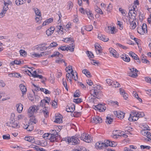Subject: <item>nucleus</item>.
I'll use <instances>...</instances> for the list:
<instances>
[{"instance_id": "1", "label": "nucleus", "mask_w": 151, "mask_h": 151, "mask_svg": "<svg viewBox=\"0 0 151 151\" xmlns=\"http://www.w3.org/2000/svg\"><path fill=\"white\" fill-rule=\"evenodd\" d=\"M67 141L69 144L72 145H76L80 143V140L79 139L75 137H68L66 139Z\"/></svg>"}, {"instance_id": "2", "label": "nucleus", "mask_w": 151, "mask_h": 151, "mask_svg": "<svg viewBox=\"0 0 151 151\" xmlns=\"http://www.w3.org/2000/svg\"><path fill=\"white\" fill-rule=\"evenodd\" d=\"M39 106H33L29 107L28 111V115L29 117L33 116L34 113H36L39 110Z\"/></svg>"}, {"instance_id": "3", "label": "nucleus", "mask_w": 151, "mask_h": 151, "mask_svg": "<svg viewBox=\"0 0 151 151\" xmlns=\"http://www.w3.org/2000/svg\"><path fill=\"white\" fill-rule=\"evenodd\" d=\"M102 122V118L98 116H94L91 119V122L93 123L97 124L98 123H101Z\"/></svg>"}, {"instance_id": "4", "label": "nucleus", "mask_w": 151, "mask_h": 151, "mask_svg": "<svg viewBox=\"0 0 151 151\" xmlns=\"http://www.w3.org/2000/svg\"><path fill=\"white\" fill-rule=\"evenodd\" d=\"M93 108L96 110L97 109L100 112H103L106 109V107L103 104H99L97 105L94 106Z\"/></svg>"}, {"instance_id": "5", "label": "nucleus", "mask_w": 151, "mask_h": 151, "mask_svg": "<svg viewBox=\"0 0 151 151\" xmlns=\"http://www.w3.org/2000/svg\"><path fill=\"white\" fill-rule=\"evenodd\" d=\"M95 147L99 149H102L108 147V145L107 144H106L105 143L100 142L96 144Z\"/></svg>"}, {"instance_id": "6", "label": "nucleus", "mask_w": 151, "mask_h": 151, "mask_svg": "<svg viewBox=\"0 0 151 151\" xmlns=\"http://www.w3.org/2000/svg\"><path fill=\"white\" fill-rule=\"evenodd\" d=\"M137 12L135 10V8L133 7V9H131L129 10L128 13L129 16L130 18H132L133 19H135L136 16Z\"/></svg>"}, {"instance_id": "7", "label": "nucleus", "mask_w": 151, "mask_h": 151, "mask_svg": "<svg viewBox=\"0 0 151 151\" xmlns=\"http://www.w3.org/2000/svg\"><path fill=\"white\" fill-rule=\"evenodd\" d=\"M114 113L116 117L120 119H123L124 117V114L121 111H115Z\"/></svg>"}, {"instance_id": "8", "label": "nucleus", "mask_w": 151, "mask_h": 151, "mask_svg": "<svg viewBox=\"0 0 151 151\" xmlns=\"http://www.w3.org/2000/svg\"><path fill=\"white\" fill-rule=\"evenodd\" d=\"M30 123H28V125L27 124L25 123L23 124V127L29 131H31L33 129V127L30 124Z\"/></svg>"}, {"instance_id": "9", "label": "nucleus", "mask_w": 151, "mask_h": 151, "mask_svg": "<svg viewBox=\"0 0 151 151\" xmlns=\"http://www.w3.org/2000/svg\"><path fill=\"white\" fill-rule=\"evenodd\" d=\"M75 106L74 104H72L70 106H67L66 108V111L67 112H72L75 109Z\"/></svg>"}, {"instance_id": "10", "label": "nucleus", "mask_w": 151, "mask_h": 151, "mask_svg": "<svg viewBox=\"0 0 151 151\" xmlns=\"http://www.w3.org/2000/svg\"><path fill=\"white\" fill-rule=\"evenodd\" d=\"M98 38L100 40H102L104 42H107L109 40V38L106 36L101 34H99L98 35Z\"/></svg>"}, {"instance_id": "11", "label": "nucleus", "mask_w": 151, "mask_h": 151, "mask_svg": "<svg viewBox=\"0 0 151 151\" xmlns=\"http://www.w3.org/2000/svg\"><path fill=\"white\" fill-rule=\"evenodd\" d=\"M95 47L96 51L97 54L102 52V50L100 45L98 43H96L95 45Z\"/></svg>"}, {"instance_id": "12", "label": "nucleus", "mask_w": 151, "mask_h": 151, "mask_svg": "<svg viewBox=\"0 0 151 151\" xmlns=\"http://www.w3.org/2000/svg\"><path fill=\"white\" fill-rule=\"evenodd\" d=\"M54 131L55 132V131L53 130H52V132ZM55 132H56L55 131ZM54 133L51 134V137L50 138V140L51 142H54L57 139V136L56 134H54Z\"/></svg>"}, {"instance_id": "13", "label": "nucleus", "mask_w": 151, "mask_h": 151, "mask_svg": "<svg viewBox=\"0 0 151 151\" xmlns=\"http://www.w3.org/2000/svg\"><path fill=\"white\" fill-rule=\"evenodd\" d=\"M105 142L106 143L107 145H108V146H110L112 147H115L117 145V143L116 142L113 141L112 142L109 140H107L106 142Z\"/></svg>"}, {"instance_id": "14", "label": "nucleus", "mask_w": 151, "mask_h": 151, "mask_svg": "<svg viewBox=\"0 0 151 151\" xmlns=\"http://www.w3.org/2000/svg\"><path fill=\"white\" fill-rule=\"evenodd\" d=\"M19 87L22 92V95H23L25 94L27 91L26 87L22 84H21L20 85Z\"/></svg>"}, {"instance_id": "15", "label": "nucleus", "mask_w": 151, "mask_h": 151, "mask_svg": "<svg viewBox=\"0 0 151 151\" xmlns=\"http://www.w3.org/2000/svg\"><path fill=\"white\" fill-rule=\"evenodd\" d=\"M144 30H145V29L142 27L141 26H139L137 27V31L141 35H143L145 33H146Z\"/></svg>"}, {"instance_id": "16", "label": "nucleus", "mask_w": 151, "mask_h": 151, "mask_svg": "<svg viewBox=\"0 0 151 151\" xmlns=\"http://www.w3.org/2000/svg\"><path fill=\"white\" fill-rule=\"evenodd\" d=\"M16 106L17 107V110L19 113H21L23 109V106L21 103L17 104Z\"/></svg>"}, {"instance_id": "17", "label": "nucleus", "mask_w": 151, "mask_h": 151, "mask_svg": "<svg viewBox=\"0 0 151 151\" xmlns=\"http://www.w3.org/2000/svg\"><path fill=\"white\" fill-rule=\"evenodd\" d=\"M109 51L111 54H112L115 58H117L118 56V55L116 53V51L114 49L110 48L109 49Z\"/></svg>"}, {"instance_id": "18", "label": "nucleus", "mask_w": 151, "mask_h": 151, "mask_svg": "<svg viewBox=\"0 0 151 151\" xmlns=\"http://www.w3.org/2000/svg\"><path fill=\"white\" fill-rule=\"evenodd\" d=\"M54 122L55 123H60L63 122V120L61 119V115L60 114L58 116H56Z\"/></svg>"}, {"instance_id": "19", "label": "nucleus", "mask_w": 151, "mask_h": 151, "mask_svg": "<svg viewBox=\"0 0 151 151\" xmlns=\"http://www.w3.org/2000/svg\"><path fill=\"white\" fill-rule=\"evenodd\" d=\"M120 92L121 94L123 95V97L125 99L127 100L128 98V95L127 94L124 92V90L122 88H120L119 89Z\"/></svg>"}, {"instance_id": "20", "label": "nucleus", "mask_w": 151, "mask_h": 151, "mask_svg": "<svg viewBox=\"0 0 151 151\" xmlns=\"http://www.w3.org/2000/svg\"><path fill=\"white\" fill-rule=\"evenodd\" d=\"M139 119L138 116H133L131 114H130V116L128 119V120L130 121H136Z\"/></svg>"}, {"instance_id": "21", "label": "nucleus", "mask_w": 151, "mask_h": 151, "mask_svg": "<svg viewBox=\"0 0 151 151\" xmlns=\"http://www.w3.org/2000/svg\"><path fill=\"white\" fill-rule=\"evenodd\" d=\"M66 47L67 48V51L69 50L71 52H73L74 51L75 48V45L73 44V42L72 43L70 46H68Z\"/></svg>"}, {"instance_id": "22", "label": "nucleus", "mask_w": 151, "mask_h": 151, "mask_svg": "<svg viewBox=\"0 0 151 151\" xmlns=\"http://www.w3.org/2000/svg\"><path fill=\"white\" fill-rule=\"evenodd\" d=\"M8 9V7H3L1 12L0 13V18H2L4 16L5 14Z\"/></svg>"}, {"instance_id": "23", "label": "nucleus", "mask_w": 151, "mask_h": 151, "mask_svg": "<svg viewBox=\"0 0 151 151\" xmlns=\"http://www.w3.org/2000/svg\"><path fill=\"white\" fill-rule=\"evenodd\" d=\"M107 28L110 31L111 34H114L116 33L115 28L114 27L108 26L107 27Z\"/></svg>"}, {"instance_id": "24", "label": "nucleus", "mask_w": 151, "mask_h": 151, "mask_svg": "<svg viewBox=\"0 0 151 151\" xmlns=\"http://www.w3.org/2000/svg\"><path fill=\"white\" fill-rule=\"evenodd\" d=\"M83 73L84 74L88 77H90L91 75L90 72L86 69H83L82 71Z\"/></svg>"}, {"instance_id": "25", "label": "nucleus", "mask_w": 151, "mask_h": 151, "mask_svg": "<svg viewBox=\"0 0 151 151\" xmlns=\"http://www.w3.org/2000/svg\"><path fill=\"white\" fill-rule=\"evenodd\" d=\"M26 0H16L15 3L16 5L19 6L24 4L26 2Z\"/></svg>"}, {"instance_id": "26", "label": "nucleus", "mask_w": 151, "mask_h": 151, "mask_svg": "<svg viewBox=\"0 0 151 151\" xmlns=\"http://www.w3.org/2000/svg\"><path fill=\"white\" fill-rule=\"evenodd\" d=\"M25 140L31 142H35L34 138L32 137H26Z\"/></svg>"}, {"instance_id": "27", "label": "nucleus", "mask_w": 151, "mask_h": 151, "mask_svg": "<svg viewBox=\"0 0 151 151\" xmlns=\"http://www.w3.org/2000/svg\"><path fill=\"white\" fill-rule=\"evenodd\" d=\"M113 119L109 116H107L106 122L107 124H111L113 122Z\"/></svg>"}, {"instance_id": "28", "label": "nucleus", "mask_w": 151, "mask_h": 151, "mask_svg": "<svg viewBox=\"0 0 151 151\" xmlns=\"http://www.w3.org/2000/svg\"><path fill=\"white\" fill-rule=\"evenodd\" d=\"M30 117L29 119L30 121V123L32 122V123H34V124H36L37 122V121L36 119L35 118V116H33L32 117Z\"/></svg>"}, {"instance_id": "29", "label": "nucleus", "mask_w": 151, "mask_h": 151, "mask_svg": "<svg viewBox=\"0 0 151 151\" xmlns=\"http://www.w3.org/2000/svg\"><path fill=\"white\" fill-rule=\"evenodd\" d=\"M97 91H98V90L97 89H92L90 91V94L91 95H93V96L95 97L96 94L97 93Z\"/></svg>"}, {"instance_id": "30", "label": "nucleus", "mask_w": 151, "mask_h": 151, "mask_svg": "<svg viewBox=\"0 0 151 151\" xmlns=\"http://www.w3.org/2000/svg\"><path fill=\"white\" fill-rule=\"evenodd\" d=\"M33 10L35 11V14L36 15L39 16H41L40 11L37 8H34Z\"/></svg>"}, {"instance_id": "31", "label": "nucleus", "mask_w": 151, "mask_h": 151, "mask_svg": "<svg viewBox=\"0 0 151 151\" xmlns=\"http://www.w3.org/2000/svg\"><path fill=\"white\" fill-rule=\"evenodd\" d=\"M92 140L91 137L88 135L86 136V138H85V139H84V141L86 142L89 143L91 142Z\"/></svg>"}, {"instance_id": "32", "label": "nucleus", "mask_w": 151, "mask_h": 151, "mask_svg": "<svg viewBox=\"0 0 151 151\" xmlns=\"http://www.w3.org/2000/svg\"><path fill=\"white\" fill-rule=\"evenodd\" d=\"M129 55L134 59L136 60L137 59V58L138 57L137 55L135 53H134V52H129Z\"/></svg>"}, {"instance_id": "33", "label": "nucleus", "mask_w": 151, "mask_h": 151, "mask_svg": "<svg viewBox=\"0 0 151 151\" xmlns=\"http://www.w3.org/2000/svg\"><path fill=\"white\" fill-rule=\"evenodd\" d=\"M47 45L46 43H43L39 45L38 46L40 48H41V49H43V50H46L47 47H45V46Z\"/></svg>"}, {"instance_id": "34", "label": "nucleus", "mask_w": 151, "mask_h": 151, "mask_svg": "<svg viewBox=\"0 0 151 151\" xmlns=\"http://www.w3.org/2000/svg\"><path fill=\"white\" fill-rule=\"evenodd\" d=\"M112 86L115 88H118L120 87V84L116 81H113Z\"/></svg>"}, {"instance_id": "35", "label": "nucleus", "mask_w": 151, "mask_h": 151, "mask_svg": "<svg viewBox=\"0 0 151 151\" xmlns=\"http://www.w3.org/2000/svg\"><path fill=\"white\" fill-rule=\"evenodd\" d=\"M85 13L87 15L89 18H90V17H92L93 14L88 9H86L85 10Z\"/></svg>"}, {"instance_id": "36", "label": "nucleus", "mask_w": 151, "mask_h": 151, "mask_svg": "<svg viewBox=\"0 0 151 151\" xmlns=\"http://www.w3.org/2000/svg\"><path fill=\"white\" fill-rule=\"evenodd\" d=\"M130 23L132 29H134L135 28L136 26V23L134 20H133L132 22H130Z\"/></svg>"}, {"instance_id": "37", "label": "nucleus", "mask_w": 151, "mask_h": 151, "mask_svg": "<svg viewBox=\"0 0 151 151\" xmlns=\"http://www.w3.org/2000/svg\"><path fill=\"white\" fill-rule=\"evenodd\" d=\"M123 60L127 62H129L130 61V58L128 57V55H125L124 57L122 58Z\"/></svg>"}, {"instance_id": "38", "label": "nucleus", "mask_w": 151, "mask_h": 151, "mask_svg": "<svg viewBox=\"0 0 151 151\" xmlns=\"http://www.w3.org/2000/svg\"><path fill=\"white\" fill-rule=\"evenodd\" d=\"M21 63V62L20 60H16L11 63V64L12 65H13L14 64L20 65Z\"/></svg>"}, {"instance_id": "39", "label": "nucleus", "mask_w": 151, "mask_h": 151, "mask_svg": "<svg viewBox=\"0 0 151 151\" xmlns=\"http://www.w3.org/2000/svg\"><path fill=\"white\" fill-rule=\"evenodd\" d=\"M34 148L37 151H46L45 150L42 148H40L39 147L37 146H35Z\"/></svg>"}, {"instance_id": "40", "label": "nucleus", "mask_w": 151, "mask_h": 151, "mask_svg": "<svg viewBox=\"0 0 151 151\" xmlns=\"http://www.w3.org/2000/svg\"><path fill=\"white\" fill-rule=\"evenodd\" d=\"M58 45V44L57 43L53 42L50 44V45L48 46V48L50 49L52 47H53L56 46Z\"/></svg>"}, {"instance_id": "41", "label": "nucleus", "mask_w": 151, "mask_h": 151, "mask_svg": "<svg viewBox=\"0 0 151 151\" xmlns=\"http://www.w3.org/2000/svg\"><path fill=\"white\" fill-rule=\"evenodd\" d=\"M96 99L93 98L92 95H91L89 97H88V101L89 102H94V100Z\"/></svg>"}, {"instance_id": "42", "label": "nucleus", "mask_w": 151, "mask_h": 151, "mask_svg": "<svg viewBox=\"0 0 151 151\" xmlns=\"http://www.w3.org/2000/svg\"><path fill=\"white\" fill-rule=\"evenodd\" d=\"M3 138L4 139L9 140L10 139V135L8 134L4 135L3 136Z\"/></svg>"}, {"instance_id": "43", "label": "nucleus", "mask_w": 151, "mask_h": 151, "mask_svg": "<svg viewBox=\"0 0 151 151\" xmlns=\"http://www.w3.org/2000/svg\"><path fill=\"white\" fill-rule=\"evenodd\" d=\"M87 54L88 56L89 57V58H93L94 57V55L91 52H89V51H87Z\"/></svg>"}, {"instance_id": "44", "label": "nucleus", "mask_w": 151, "mask_h": 151, "mask_svg": "<svg viewBox=\"0 0 151 151\" xmlns=\"http://www.w3.org/2000/svg\"><path fill=\"white\" fill-rule=\"evenodd\" d=\"M73 101L76 104H78L82 102V100L81 99H74Z\"/></svg>"}, {"instance_id": "45", "label": "nucleus", "mask_w": 151, "mask_h": 151, "mask_svg": "<svg viewBox=\"0 0 151 151\" xmlns=\"http://www.w3.org/2000/svg\"><path fill=\"white\" fill-rule=\"evenodd\" d=\"M129 76L133 78H136L138 76V75L137 73H129Z\"/></svg>"}, {"instance_id": "46", "label": "nucleus", "mask_w": 151, "mask_h": 151, "mask_svg": "<svg viewBox=\"0 0 151 151\" xmlns=\"http://www.w3.org/2000/svg\"><path fill=\"white\" fill-rule=\"evenodd\" d=\"M42 54H38L37 53H34L32 54V58L40 57L42 56Z\"/></svg>"}, {"instance_id": "47", "label": "nucleus", "mask_w": 151, "mask_h": 151, "mask_svg": "<svg viewBox=\"0 0 151 151\" xmlns=\"http://www.w3.org/2000/svg\"><path fill=\"white\" fill-rule=\"evenodd\" d=\"M10 124H11V126L13 128H15L18 126V124L15 122H10Z\"/></svg>"}, {"instance_id": "48", "label": "nucleus", "mask_w": 151, "mask_h": 151, "mask_svg": "<svg viewBox=\"0 0 151 151\" xmlns=\"http://www.w3.org/2000/svg\"><path fill=\"white\" fill-rule=\"evenodd\" d=\"M67 48L66 46H61L58 48L59 50L60 49L62 51H65V50H67Z\"/></svg>"}, {"instance_id": "49", "label": "nucleus", "mask_w": 151, "mask_h": 151, "mask_svg": "<svg viewBox=\"0 0 151 151\" xmlns=\"http://www.w3.org/2000/svg\"><path fill=\"white\" fill-rule=\"evenodd\" d=\"M41 112L43 113L45 117H47V116H48L49 113L47 110H43Z\"/></svg>"}, {"instance_id": "50", "label": "nucleus", "mask_w": 151, "mask_h": 151, "mask_svg": "<svg viewBox=\"0 0 151 151\" xmlns=\"http://www.w3.org/2000/svg\"><path fill=\"white\" fill-rule=\"evenodd\" d=\"M73 116L75 117H78L79 116L81 115V113L80 112H77L75 111L74 113L73 114Z\"/></svg>"}, {"instance_id": "51", "label": "nucleus", "mask_w": 151, "mask_h": 151, "mask_svg": "<svg viewBox=\"0 0 151 151\" xmlns=\"http://www.w3.org/2000/svg\"><path fill=\"white\" fill-rule=\"evenodd\" d=\"M119 10L123 14V15L125 16L126 14L125 13V11L121 8H119Z\"/></svg>"}, {"instance_id": "52", "label": "nucleus", "mask_w": 151, "mask_h": 151, "mask_svg": "<svg viewBox=\"0 0 151 151\" xmlns=\"http://www.w3.org/2000/svg\"><path fill=\"white\" fill-rule=\"evenodd\" d=\"M99 91H98L97 93L96 94L95 97L98 99H100L101 97V93H99Z\"/></svg>"}, {"instance_id": "53", "label": "nucleus", "mask_w": 151, "mask_h": 151, "mask_svg": "<svg viewBox=\"0 0 151 151\" xmlns=\"http://www.w3.org/2000/svg\"><path fill=\"white\" fill-rule=\"evenodd\" d=\"M86 135L87 134L86 133H83L82 134L81 136L80 137V139L84 141V139H85V138H86Z\"/></svg>"}, {"instance_id": "54", "label": "nucleus", "mask_w": 151, "mask_h": 151, "mask_svg": "<svg viewBox=\"0 0 151 151\" xmlns=\"http://www.w3.org/2000/svg\"><path fill=\"white\" fill-rule=\"evenodd\" d=\"M20 55L22 56L25 55H27L26 52L23 50H20L19 51Z\"/></svg>"}, {"instance_id": "55", "label": "nucleus", "mask_w": 151, "mask_h": 151, "mask_svg": "<svg viewBox=\"0 0 151 151\" xmlns=\"http://www.w3.org/2000/svg\"><path fill=\"white\" fill-rule=\"evenodd\" d=\"M114 81L110 79H107L106 80V82L109 85V86H111L112 85V83Z\"/></svg>"}, {"instance_id": "56", "label": "nucleus", "mask_w": 151, "mask_h": 151, "mask_svg": "<svg viewBox=\"0 0 151 151\" xmlns=\"http://www.w3.org/2000/svg\"><path fill=\"white\" fill-rule=\"evenodd\" d=\"M117 24L122 28L121 29H123V26L122 22L120 21H118L117 22Z\"/></svg>"}, {"instance_id": "57", "label": "nucleus", "mask_w": 151, "mask_h": 151, "mask_svg": "<svg viewBox=\"0 0 151 151\" xmlns=\"http://www.w3.org/2000/svg\"><path fill=\"white\" fill-rule=\"evenodd\" d=\"M147 134L146 136L147 138L150 139H151V133L149 132L146 131Z\"/></svg>"}, {"instance_id": "58", "label": "nucleus", "mask_w": 151, "mask_h": 151, "mask_svg": "<svg viewBox=\"0 0 151 151\" xmlns=\"http://www.w3.org/2000/svg\"><path fill=\"white\" fill-rule=\"evenodd\" d=\"M142 27L144 29H145V30L144 31H145L147 33V26L146 24L144 23L143 24L142 26Z\"/></svg>"}, {"instance_id": "59", "label": "nucleus", "mask_w": 151, "mask_h": 151, "mask_svg": "<svg viewBox=\"0 0 151 151\" xmlns=\"http://www.w3.org/2000/svg\"><path fill=\"white\" fill-rule=\"evenodd\" d=\"M141 61L143 63H145L147 64H149L150 63L149 61L145 58L141 59Z\"/></svg>"}, {"instance_id": "60", "label": "nucleus", "mask_w": 151, "mask_h": 151, "mask_svg": "<svg viewBox=\"0 0 151 151\" xmlns=\"http://www.w3.org/2000/svg\"><path fill=\"white\" fill-rule=\"evenodd\" d=\"M145 81L147 83H151V78L149 77H146L145 78Z\"/></svg>"}, {"instance_id": "61", "label": "nucleus", "mask_w": 151, "mask_h": 151, "mask_svg": "<svg viewBox=\"0 0 151 151\" xmlns=\"http://www.w3.org/2000/svg\"><path fill=\"white\" fill-rule=\"evenodd\" d=\"M86 83L88 84V85L91 86H92L93 83L91 81L90 79H88L86 80Z\"/></svg>"}, {"instance_id": "62", "label": "nucleus", "mask_w": 151, "mask_h": 151, "mask_svg": "<svg viewBox=\"0 0 151 151\" xmlns=\"http://www.w3.org/2000/svg\"><path fill=\"white\" fill-rule=\"evenodd\" d=\"M138 116L139 118L140 117H143L145 116V114L143 112H138Z\"/></svg>"}, {"instance_id": "63", "label": "nucleus", "mask_w": 151, "mask_h": 151, "mask_svg": "<svg viewBox=\"0 0 151 151\" xmlns=\"http://www.w3.org/2000/svg\"><path fill=\"white\" fill-rule=\"evenodd\" d=\"M68 3L69 6V9H70V8H72L73 7V4L70 1H69L68 2Z\"/></svg>"}, {"instance_id": "64", "label": "nucleus", "mask_w": 151, "mask_h": 151, "mask_svg": "<svg viewBox=\"0 0 151 151\" xmlns=\"http://www.w3.org/2000/svg\"><path fill=\"white\" fill-rule=\"evenodd\" d=\"M53 33L52 32L50 31V29H47V30L46 31V34L48 36H50Z\"/></svg>"}]
</instances>
